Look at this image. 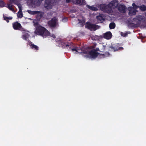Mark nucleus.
<instances>
[{
	"instance_id": "nucleus-1",
	"label": "nucleus",
	"mask_w": 146,
	"mask_h": 146,
	"mask_svg": "<svg viewBox=\"0 0 146 146\" xmlns=\"http://www.w3.org/2000/svg\"><path fill=\"white\" fill-rule=\"evenodd\" d=\"M34 25L36 27V29L35 31V34L42 37L45 38L49 36L55 38L56 37L54 34H50V32L45 28L38 24L37 23H35L33 21Z\"/></svg>"
},
{
	"instance_id": "nucleus-2",
	"label": "nucleus",
	"mask_w": 146,
	"mask_h": 146,
	"mask_svg": "<svg viewBox=\"0 0 146 146\" xmlns=\"http://www.w3.org/2000/svg\"><path fill=\"white\" fill-rule=\"evenodd\" d=\"M72 50L73 52H75L74 53L75 54L83 53L84 54H83V55L86 57L95 58L97 57L99 54L95 50L88 52L86 50H84L78 48H72Z\"/></svg>"
},
{
	"instance_id": "nucleus-3",
	"label": "nucleus",
	"mask_w": 146,
	"mask_h": 146,
	"mask_svg": "<svg viewBox=\"0 0 146 146\" xmlns=\"http://www.w3.org/2000/svg\"><path fill=\"white\" fill-rule=\"evenodd\" d=\"M13 28L17 30H20L22 32V38L26 41H29L28 38L29 35L28 33V32L26 31L24 29L21 27V24L17 22L14 23L13 24Z\"/></svg>"
},
{
	"instance_id": "nucleus-4",
	"label": "nucleus",
	"mask_w": 146,
	"mask_h": 146,
	"mask_svg": "<svg viewBox=\"0 0 146 146\" xmlns=\"http://www.w3.org/2000/svg\"><path fill=\"white\" fill-rule=\"evenodd\" d=\"M132 6L133 7H130L128 8V9L129 11V15L130 16L135 15L137 11L136 9L139 7V6L136 5L134 3L132 4Z\"/></svg>"
},
{
	"instance_id": "nucleus-5",
	"label": "nucleus",
	"mask_w": 146,
	"mask_h": 146,
	"mask_svg": "<svg viewBox=\"0 0 146 146\" xmlns=\"http://www.w3.org/2000/svg\"><path fill=\"white\" fill-rule=\"evenodd\" d=\"M43 0H38L37 1L36 0H30L28 2L30 3V5L33 7L36 8L39 6Z\"/></svg>"
},
{
	"instance_id": "nucleus-6",
	"label": "nucleus",
	"mask_w": 146,
	"mask_h": 146,
	"mask_svg": "<svg viewBox=\"0 0 146 146\" xmlns=\"http://www.w3.org/2000/svg\"><path fill=\"white\" fill-rule=\"evenodd\" d=\"M53 3V0H46L44 4V7L46 9H51L52 8Z\"/></svg>"
},
{
	"instance_id": "nucleus-7",
	"label": "nucleus",
	"mask_w": 146,
	"mask_h": 146,
	"mask_svg": "<svg viewBox=\"0 0 146 146\" xmlns=\"http://www.w3.org/2000/svg\"><path fill=\"white\" fill-rule=\"evenodd\" d=\"M100 7L101 9L105 12L110 13L112 12V9L109 7L108 5L101 4L100 5Z\"/></svg>"
},
{
	"instance_id": "nucleus-8",
	"label": "nucleus",
	"mask_w": 146,
	"mask_h": 146,
	"mask_svg": "<svg viewBox=\"0 0 146 146\" xmlns=\"http://www.w3.org/2000/svg\"><path fill=\"white\" fill-rule=\"evenodd\" d=\"M145 17L143 16H137L133 19V21L135 22L137 24L140 25L141 21L145 20Z\"/></svg>"
},
{
	"instance_id": "nucleus-9",
	"label": "nucleus",
	"mask_w": 146,
	"mask_h": 146,
	"mask_svg": "<svg viewBox=\"0 0 146 146\" xmlns=\"http://www.w3.org/2000/svg\"><path fill=\"white\" fill-rule=\"evenodd\" d=\"M86 27L91 30H95L98 28V26L90 23H87L86 24Z\"/></svg>"
},
{
	"instance_id": "nucleus-10",
	"label": "nucleus",
	"mask_w": 146,
	"mask_h": 146,
	"mask_svg": "<svg viewBox=\"0 0 146 146\" xmlns=\"http://www.w3.org/2000/svg\"><path fill=\"white\" fill-rule=\"evenodd\" d=\"M109 7L111 8H115L118 5V2L115 0H114L108 4Z\"/></svg>"
},
{
	"instance_id": "nucleus-11",
	"label": "nucleus",
	"mask_w": 146,
	"mask_h": 146,
	"mask_svg": "<svg viewBox=\"0 0 146 146\" xmlns=\"http://www.w3.org/2000/svg\"><path fill=\"white\" fill-rule=\"evenodd\" d=\"M57 21V19L54 17L48 22V24L51 27H54L56 25Z\"/></svg>"
},
{
	"instance_id": "nucleus-12",
	"label": "nucleus",
	"mask_w": 146,
	"mask_h": 146,
	"mask_svg": "<svg viewBox=\"0 0 146 146\" xmlns=\"http://www.w3.org/2000/svg\"><path fill=\"white\" fill-rule=\"evenodd\" d=\"M112 34L110 32H108L104 35V37L107 39H110L112 37Z\"/></svg>"
},
{
	"instance_id": "nucleus-13",
	"label": "nucleus",
	"mask_w": 146,
	"mask_h": 146,
	"mask_svg": "<svg viewBox=\"0 0 146 146\" xmlns=\"http://www.w3.org/2000/svg\"><path fill=\"white\" fill-rule=\"evenodd\" d=\"M126 7L124 5H121L118 7L119 11L121 12L124 13L125 12Z\"/></svg>"
},
{
	"instance_id": "nucleus-14",
	"label": "nucleus",
	"mask_w": 146,
	"mask_h": 146,
	"mask_svg": "<svg viewBox=\"0 0 146 146\" xmlns=\"http://www.w3.org/2000/svg\"><path fill=\"white\" fill-rule=\"evenodd\" d=\"M28 44L30 45L31 48L36 50H38V47L37 46L33 44L31 42H30Z\"/></svg>"
},
{
	"instance_id": "nucleus-15",
	"label": "nucleus",
	"mask_w": 146,
	"mask_h": 146,
	"mask_svg": "<svg viewBox=\"0 0 146 146\" xmlns=\"http://www.w3.org/2000/svg\"><path fill=\"white\" fill-rule=\"evenodd\" d=\"M96 18L98 21V22H100L102 21L103 20L104 18V17L102 15H100L99 16H97L96 17Z\"/></svg>"
},
{
	"instance_id": "nucleus-16",
	"label": "nucleus",
	"mask_w": 146,
	"mask_h": 146,
	"mask_svg": "<svg viewBox=\"0 0 146 146\" xmlns=\"http://www.w3.org/2000/svg\"><path fill=\"white\" fill-rule=\"evenodd\" d=\"M28 13L31 15H35L39 13V11H32L31 10H27Z\"/></svg>"
},
{
	"instance_id": "nucleus-17",
	"label": "nucleus",
	"mask_w": 146,
	"mask_h": 146,
	"mask_svg": "<svg viewBox=\"0 0 146 146\" xmlns=\"http://www.w3.org/2000/svg\"><path fill=\"white\" fill-rule=\"evenodd\" d=\"M87 7L91 10L96 11L98 10L97 7L94 6H90L88 5H87Z\"/></svg>"
},
{
	"instance_id": "nucleus-18",
	"label": "nucleus",
	"mask_w": 146,
	"mask_h": 146,
	"mask_svg": "<svg viewBox=\"0 0 146 146\" xmlns=\"http://www.w3.org/2000/svg\"><path fill=\"white\" fill-rule=\"evenodd\" d=\"M78 20L79 21V24L80 27H82L84 25L85 21L83 19L81 20L78 19Z\"/></svg>"
},
{
	"instance_id": "nucleus-19",
	"label": "nucleus",
	"mask_w": 146,
	"mask_h": 146,
	"mask_svg": "<svg viewBox=\"0 0 146 146\" xmlns=\"http://www.w3.org/2000/svg\"><path fill=\"white\" fill-rule=\"evenodd\" d=\"M110 55V54L108 52H106L104 54H101L100 55L101 58H104L105 57H108Z\"/></svg>"
},
{
	"instance_id": "nucleus-20",
	"label": "nucleus",
	"mask_w": 146,
	"mask_h": 146,
	"mask_svg": "<svg viewBox=\"0 0 146 146\" xmlns=\"http://www.w3.org/2000/svg\"><path fill=\"white\" fill-rule=\"evenodd\" d=\"M17 16L18 18H21L23 16V15L22 13V11H19L17 13Z\"/></svg>"
},
{
	"instance_id": "nucleus-21",
	"label": "nucleus",
	"mask_w": 146,
	"mask_h": 146,
	"mask_svg": "<svg viewBox=\"0 0 146 146\" xmlns=\"http://www.w3.org/2000/svg\"><path fill=\"white\" fill-rule=\"evenodd\" d=\"M109 27L110 29H113L115 27V24L114 23H111L110 24Z\"/></svg>"
},
{
	"instance_id": "nucleus-22",
	"label": "nucleus",
	"mask_w": 146,
	"mask_h": 146,
	"mask_svg": "<svg viewBox=\"0 0 146 146\" xmlns=\"http://www.w3.org/2000/svg\"><path fill=\"white\" fill-rule=\"evenodd\" d=\"M138 8H139L140 9L143 11H144L146 10V6L144 5L139 6Z\"/></svg>"
},
{
	"instance_id": "nucleus-23",
	"label": "nucleus",
	"mask_w": 146,
	"mask_h": 146,
	"mask_svg": "<svg viewBox=\"0 0 146 146\" xmlns=\"http://www.w3.org/2000/svg\"><path fill=\"white\" fill-rule=\"evenodd\" d=\"M112 49H113L114 51H116L117 50H122L123 49V48L121 47H119L117 48H115L113 46H111L110 47Z\"/></svg>"
},
{
	"instance_id": "nucleus-24",
	"label": "nucleus",
	"mask_w": 146,
	"mask_h": 146,
	"mask_svg": "<svg viewBox=\"0 0 146 146\" xmlns=\"http://www.w3.org/2000/svg\"><path fill=\"white\" fill-rule=\"evenodd\" d=\"M3 18L4 19L6 20L7 23H8L9 22V20L12 19L13 18L12 17H8L4 16H3Z\"/></svg>"
},
{
	"instance_id": "nucleus-25",
	"label": "nucleus",
	"mask_w": 146,
	"mask_h": 146,
	"mask_svg": "<svg viewBox=\"0 0 146 146\" xmlns=\"http://www.w3.org/2000/svg\"><path fill=\"white\" fill-rule=\"evenodd\" d=\"M7 6V7L11 11H12L14 12H15V11L13 9L12 7V5H11L10 4H9Z\"/></svg>"
},
{
	"instance_id": "nucleus-26",
	"label": "nucleus",
	"mask_w": 146,
	"mask_h": 146,
	"mask_svg": "<svg viewBox=\"0 0 146 146\" xmlns=\"http://www.w3.org/2000/svg\"><path fill=\"white\" fill-rule=\"evenodd\" d=\"M17 5L19 9V11H21L22 10V7L21 5L19 3H17L16 4Z\"/></svg>"
},
{
	"instance_id": "nucleus-27",
	"label": "nucleus",
	"mask_w": 146,
	"mask_h": 146,
	"mask_svg": "<svg viewBox=\"0 0 146 146\" xmlns=\"http://www.w3.org/2000/svg\"><path fill=\"white\" fill-rule=\"evenodd\" d=\"M129 33V32H126V33H123L122 32H121V36H123V37H125Z\"/></svg>"
},
{
	"instance_id": "nucleus-28",
	"label": "nucleus",
	"mask_w": 146,
	"mask_h": 146,
	"mask_svg": "<svg viewBox=\"0 0 146 146\" xmlns=\"http://www.w3.org/2000/svg\"><path fill=\"white\" fill-rule=\"evenodd\" d=\"M78 0H72V2L74 3H77V4H81L82 3H81V2H80Z\"/></svg>"
},
{
	"instance_id": "nucleus-29",
	"label": "nucleus",
	"mask_w": 146,
	"mask_h": 146,
	"mask_svg": "<svg viewBox=\"0 0 146 146\" xmlns=\"http://www.w3.org/2000/svg\"><path fill=\"white\" fill-rule=\"evenodd\" d=\"M5 4L3 1H0V7H4Z\"/></svg>"
},
{
	"instance_id": "nucleus-30",
	"label": "nucleus",
	"mask_w": 146,
	"mask_h": 146,
	"mask_svg": "<svg viewBox=\"0 0 146 146\" xmlns=\"http://www.w3.org/2000/svg\"><path fill=\"white\" fill-rule=\"evenodd\" d=\"M78 1L79 2H81V3H82L81 4H79L80 5H84L85 3V1L84 0H78Z\"/></svg>"
},
{
	"instance_id": "nucleus-31",
	"label": "nucleus",
	"mask_w": 146,
	"mask_h": 146,
	"mask_svg": "<svg viewBox=\"0 0 146 146\" xmlns=\"http://www.w3.org/2000/svg\"><path fill=\"white\" fill-rule=\"evenodd\" d=\"M63 46H65L66 47H69V48L71 47V45L70 43H69L68 44H64V45Z\"/></svg>"
},
{
	"instance_id": "nucleus-32",
	"label": "nucleus",
	"mask_w": 146,
	"mask_h": 146,
	"mask_svg": "<svg viewBox=\"0 0 146 146\" xmlns=\"http://www.w3.org/2000/svg\"><path fill=\"white\" fill-rule=\"evenodd\" d=\"M67 21V19L66 18H64L62 19V21L63 22H66Z\"/></svg>"
},
{
	"instance_id": "nucleus-33",
	"label": "nucleus",
	"mask_w": 146,
	"mask_h": 146,
	"mask_svg": "<svg viewBox=\"0 0 146 146\" xmlns=\"http://www.w3.org/2000/svg\"><path fill=\"white\" fill-rule=\"evenodd\" d=\"M10 3H15V4H16L15 3V1L16 0H9Z\"/></svg>"
},
{
	"instance_id": "nucleus-34",
	"label": "nucleus",
	"mask_w": 146,
	"mask_h": 146,
	"mask_svg": "<svg viewBox=\"0 0 146 146\" xmlns=\"http://www.w3.org/2000/svg\"><path fill=\"white\" fill-rule=\"evenodd\" d=\"M71 1H72V0H66V3H68L70 2Z\"/></svg>"
},
{
	"instance_id": "nucleus-35",
	"label": "nucleus",
	"mask_w": 146,
	"mask_h": 146,
	"mask_svg": "<svg viewBox=\"0 0 146 146\" xmlns=\"http://www.w3.org/2000/svg\"><path fill=\"white\" fill-rule=\"evenodd\" d=\"M29 19L30 20H32V19H31V18H29Z\"/></svg>"
},
{
	"instance_id": "nucleus-36",
	"label": "nucleus",
	"mask_w": 146,
	"mask_h": 146,
	"mask_svg": "<svg viewBox=\"0 0 146 146\" xmlns=\"http://www.w3.org/2000/svg\"><path fill=\"white\" fill-rule=\"evenodd\" d=\"M97 50H98H98H99V49L98 48V49H97Z\"/></svg>"
}]
</instances>
